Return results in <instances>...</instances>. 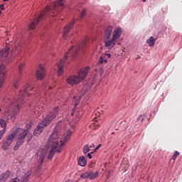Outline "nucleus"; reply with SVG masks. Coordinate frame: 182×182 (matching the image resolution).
Instances as JSON below:
<instances>
[{
    "label": "nucleus",
    "instance_id": "f257e3e1",
    "mask_svg": "<svg viewBox=\"0 0 182 182\" xmlns=\"http://www.w3.org/2000/svg\"><path fill=\"white\" fill-rule=\"evenodd\" d=\"M60 134V132L58 131V128H55L52 134L50 135V138L48 139V144L51 145V149L50 152L48 153V159L52 160L53 159V156H55V153L58 151V153H60L62 151V146L69 139H70V136H72V132L70 130H68L66 133L64 134V135L60 139V136H59ZM58 139H60V144L59 146V141H58ZM59 146V147H58Z\"/></svg>",
    "mask_w": 182,
    "mask_h": 182
},
{
    "label": "nucleus",
    "instance_id": "f03ea898",
    "mask_svg": "<svg viewBox=\"0 0 182 182\" xmlns=\"http://www.w3.org/2000/svg\"><path fill=\"white\" fill-rule=\"evenodd\" d=\"M112 32H113L112 36ZM122 33L123 30L122 29V27H117L114 28L113 31V26H109L105 33V43L106 48H108V49L114 48L116 43H117V41H119Z\"/></svg>",
    "mask_w": 182,
    "mask_h": 182
},
{
    "label": "nucleus",
    "instance_id": "7ed1b4c3",
    "mask_svg": "<svg viewBox=\"0 0 182 182\" xmlns=\"http://www.w3.org/2000/svg\"><path fill=\"white\" fill-rule=\"evenodd\" d=\"M62 1L63 0H59V2L58 3H53L50 7L46 6L44 9V11H41L38 17L36 18L28 26V29L33 30L35 29V27L38 23H39L41 19L43 18V16L46 15L50 11V12H53L55 15H58L61 14L62 9H63V3H62Z\"/></svg>",
    "mask_w": 182,
    "mask_h": 182
},
{
    "label": "nucleus",
    "instance_id": "20e7f679",
    "mask_svg": "<svg viewBox=\"0 0 182 182\" xmlns=\"http://www.w3.org/2000/svg\"><path fill=\"white\" fill-rule=\"evenodd\" d=\"M85 45H86V43L82 42L80 45L75 47L73 46L68 50V52H67L65 57L60 60V63L58 65V76H62V74L63 73V65H65V63H69L68 59H69V58H71V59L75 58L76 55L79 53V50H82V49H83V46H85Z\"/></svg>",
    "mask_w": 182,
    "mask_h": 182
},
{
    "label": "nucleus",
    "instance_id": "39448f33",
    "mask_svg": "<svg viewBox=\"0 0 182 182\" xmlns=\"http://www.w3.org/2000/svg\"><path fill=\"white\" fill-rule=\"evenodd\" d=\"M27 127L28 129L29 127H32V124H27ZM28 129H18L17 130V141L16 143V145L14 146V151H16V150H19V147H21V146L23 144L25 140L27 141V143H29L31 140H32L33 134H31V132H29Z\"/></svg>",
    "mask_w": 182,
    "mask_h": 182
},
{
    "label": "nucleus",
    "instance_id": "423d86ee",
    "mask_svg": "<svg viewBox=\"0 0 182 182\" xmlns=\"http://www.w3.org/2000/svg\"><path fill=\"white\" fill-rule=\"evenodd\" d=\"M9 48L6 47L0 51V87L4 86L5 79H6V70H5V63H8V55Z\"/></svg>",
    "mask_w": 182,
    "mask_h": 182
},
{
    "label": "nucleus",
    "instance_id": "0eeeda50",
    "mask_svg": "<svg viewBox=\"0 0 182 182\" xmlns=\"http://www.w3.org/2000/svg\"><path fill=\"white\" fill-rule=\"evenodd\" d=\"M90 70V67H85V68H82L79 73L78 76L71 75L68 77L66 80L69 85H77V83H80L81 80H85L86 79V76H87V72Z\"/></svg>",
    "mask_w": 182,
    "mask_h": 182
},
{
    "label": "nucleus",
    "instance_id": "6e6552de",
    "mask_svg": "<svg viewBox=\"0 0 182 182\" xmlns=\"http://www.w3.org/2000/svg\"><path fill=\"white\" fill-rule=\"evenodd\" d=\"M59 113V106L54 107L49 113H48L43 119L41 121L40 124L43 126V127H46L52 120H53L56 116H58Z\"/></svg>",
    "mask_w": 182,
    "mask_h": 182
},
{
    "label": "nucleus",
    "instance_id": "1a4fd4ad",
    "mask_svg": "<svg viewBox=\"0 0 182 182\" xmlns=\"http://www.w3.org/2000/svg\"><path fill=\"white\" fill-rule=\"evenodd\" d=\"M33 90V87L31 88L29 87H27L26 88L24 89L23 92L22 91H21L19 93L18 101L16 102L15 100H14L11 105H10V107H14V112H17L18 109H19V102H22L25 96H27L28 92H29V90Z\"/></svg>",
    "mask_w": 182,
    "mask_h": 182
},
{
    "label": "nucleus",
    "instance_id": "9d476101",
    "mask_svg": "<svg viewBox=\"0 0 182 182\" xmlns=\"http://www.w3.org/2000/svg\"><path fill=\"white\" fill-rule=\"evenodd\" d=\"M16 136V132H13L12 134H9L4 140L1 147L5 151L11 147V144H12V141H14V139H15Z\"/></svg>",
    "mask_w": 182,
    "mask_h": 182
},
{
    "label": "nucleus",
    "instance_id": "9b49d317",
    "mask_svg": "<svg viewBox=\"0 0 182 182\" xmlns=\"http://www.w3.org/2000/svg\"><path fill=\"white\" fill-rule=\"evenodd\" d=\"M36 76L39 80H42V79H43V77L46 76V72L45 71V67L43 66V65H40L38 66V69L36 71Z\"/></svg>",
    "mask_w": 182,
    "mask_h": 182
},
{
    "label": "nucleus",
    "instance_id": "f8f14e48",
    "mask_svg": "<svg viewBox=\"0 0 182 182\" xmlns=\"http://www.w3.org/2000/svg\"><path fill=\"white\" fill-rule=\"evenodd\" d=\"M73 25H75V21H72L64 28L63 34L64 39H68V38H69L68 33L72 29V28H73Z\"/></svg>",
    "mask_w": 182,
    "mask_h": 182
},
{
    "label": "nucleus",
    "instance_id": "ddd939ff",
    "mask_svg": "<svg viewBox=\"0 0 182 182\" xmlns=\"http://www.w3.org/2000/svg\"><path fill=\"white\" fill-rule=\"evenodd\" d=\"M77 164L78 166H80L81 167H85L86 164H87V162L86 161V159H85V156H81L77 159Z\"/></svg>",
    "mask_w": 182,
    "mask_h": 182
},
{
    "label": "nucleus",
    "instance_id": "4468645a",
    "mask_svg": "<svg viewBox=\"0 0 182 182\" xmlns=\"http://www.w3.org/2000/svg\"><path fill=\"white\" fill-rule=\"evenodd\" d=\"M9 174H11V172L9 171H6L5 173H2L0 176V182L6 181V180H8L9 177Z\"/></svg>",
    "mask_w": 182,
    "mask_h": 182
},
{
    "label": "nucleus",
    "instance_id": "2eb2a0df",
    "mask_svg": "<svg viewBox=\"0 0 182 182\" xmlns=\"http://www.w3.org/2000/svg\"><path fill=\"white\" fill-rule=\"evenodd\" d=\"M31 174H32V172L28 171L21 178V179H19L18 182H28V181H29V177H31Z\"/></svg>",
    "mask_w": 182,
    "mask_h": 182
},
{
    "label": "nucleus",
    "instance_id": "dca6fc26",
    "mask_svg": "<svg viewBox=\"0 0 182 182\" xmlns=\"http://www.w3.org/2000/svg\"><path fill=\"white\" fill-rule=\"evenodd\" d=\"M89 171V178L90 180H95L99 176V171Z\"/></svg>",
    "mask_w": 182,
    "mask_h": 182
},
{
    "label": "nucleus",
    "instance_id": "f3484780",
    "mask_svg": "<svg viewBox=\"0 0 182 182\" xmlns=\"http://www.w3.org/2000/svg\"><path fill=\"white\" fill-rule=\"evenodd\" d=\"M43 132V127L38 125L33 132L34 136H39Z\"/></svg>",
    "mask_w": 182,
    "mask_h": 182
},
{
    "label": "nucleus",
    "instance_id": "a211bd4d",
    "mask_svg": "<svg viewBox=\"0 0 182 182\" xmlns=\"http://www.w3.org/2000/svg\"><path fill=\"white\" fill-rule=\"evenodd\" d=\"M146 43L149 46L153 47L154 46V43H156V40L153 36H151L149 39L146 40Z\"/></svg>",
    "mask_w": 182,
    "mask_h": 182
},
{
    "label": "nucleus",
    "instance_id": "6ab92c4d",
    "mask_svg": "<svg viewBox=\"0 0 182 182\" xmlns=\"http://www.w3.org/2000/svg\"><path fill=\"white\" fill-rule=\"evenodd\" d=\"M45 157H46V151H43L39 158L38 160V164H42V163L43 162V160H45Z\"/></svg>",
    "mask_w": 182,
    "mask_h": 182
},
{
    "label": "nucleus",
    "instance_id": "aec40b11",
    "mask_svg": "<svg viewBox=\"0 0 182 182\" xmlns=\"http://www.w3.org/2000/svg\"><path fill=\"white\" fill-rule=\"evenodd\" d=\"M90 151V146L89 145H85L83 147V153L84 154H87Z\"/></svg>",
    "mask_w": 182,
    "mask_h": 182
},
{
    "label": "nucleus",
    "instance_id": "412c9836",
    "mask_svg": "<svg viewBox=\"0 0 182 182\" xmlns=\"http://www.w3.org/2000/svg\"><path fill=\"white\" fill-rule=\"evenodd\" d=\"M89 174H90L89 171H87L84 173H82L80 177L81 178H85V179L89 178V176H90Z\"/></svg>",
    "mask_w": 182,
    "mask_h": 182
},
{
    "label": "nucleus",
    "instance_id": "4be33fe9",
    "mask_svg": "<svg viewBox=\"0 0 182 182\" xmlns=\"http://www.w3.org/2000/svg\"><path fill=\"white\" fill-rule=\"evenodd\" d=\"M100 63H107V59L103 55V54L100 56Z\"/></svg>",
    "mask_w": 182,
    "mask_h": 182
},
{
    "label": "nucleus",
    "instance_id": "5701e85b",
    "mask_svg": "<svg viewBox=\"0 0 182 182\" xmlns=\"http://www.w3.org/2000/svg\"><path fill=\"white\" fill-rule=\"evenodd\" d=\"M0 126L3 129H6V122L2 119H0Z\"/></svg>",
    "mask_w": 182,
    "mask_h": 182
},
{
    "label": "nucleus",
    "instance_id": "b1692460",
    "mask_svg": "<svg viewBox=\"0 0 182 182\" xmlns=\"http://www.w3.org/2000/svg\"><path fill=\"white\" fill-rule=\"evenodd\" d=\"M178 156H180V152H178V151H176L172 156V160L176 161V159H177V157H178Z\"/></svg>",
    "mask_w": 182,
    "mask_h": 182
},
{
    "label": "nucleus",
    "instance_id": "393cba45",
    "mask_svg": "<svg viewBox=\"0 0 182 182\" xmlns=\"http://www.w3.org/2000/svg\"><path fill=\"white\" fill-rule=\"evenodd\" d=\"M85 15H86V9H82V11L80 15V19H82V18H85Z\"/></svg>",
    "mask_w": 182,
    "mask_h": 182
},
{
    "label": "nucleus",
    "instance_id": "a878e982",
    "mask_svg": "<svg viewBox=\"0 0 182 182\" xmlns=\"http://www.w3.org/2000/svg\"><path fill=\"white\" fill-rule=\"evenodd\" d=\"M6 132V129H3L0 131V140L2 139L4 134H5V132Z\"/></svg>",
    "mask_w": 182,
    "mask_h": 182
},
{
    "label": "nucleus",
    "instance_id": "bb28decb",
    "mask_svg": "<svg viewBox=\"0 0 182 182\" xmlns=\"http://www.w3.org/2000/svg\"><path fill=\"white\" fill-rule=\"evenodd\" d=\"M23 66H25V64H20V65L18 66V72L20 73H22V68H23Z\"/></svg>",
    "mask_w": 182,
    "mask_h": 182
},
{
    "label": "nucleus",
    "instance_id": "cd10ccee",
    "mask_svg": "<svg viewBox=\"0 0 182 182\" xmlns=\"http://www.w3.org/2000/svg\"><path fill=\"white\" fill-rule=\"evenodd\" d=\"M103 56H105V59L106 58H108V59H110V58H112V55H110V53H105V54H102Z\"/></svg>",
    "mask_w": 182,
    "mask_h": 182
},
{
    "label": "nucleus",
    "instance_id": "c85d7f7f",
    "mask_svg": "<svg viewBox=\"0 0 182 182\" xmlns=\"http://www.w3.org/2000/svg\"><path fill=\"white\" fill-rule=\"evenodd\" d=\"M138 120H140L141 122H143V120H144V117H143L142 115H139L138 117H137Z\"/></svg>",
    "mask_w": 182,
    "mask_h": 182
},
{
    "label": "nucleus",
    "instance_id": "c756f323",
    "mask_svg": "<svg viewBox=\"0 0 182 182\" xmlns=\"http://www.w3.org/2000/svg\"><path fill=\"white\" fill-rule=\"evenodd\" d=\"M102 147V145L99 144L97 147L95 149L94 151H96L97 150H99Z\"/></svg>",
    "mask_w": 182,
    "mask_h": 182
},
{
    "label": "nucleus",
    "instance_id": "7c9ffc66",
    "mask_svg": "<svg viewBox=\"0 0 182 182\" xmlns=\"http://www.w3.org/2000/svg\"><path fill=\"white\" fill-rule=\"evenodd\" d=\"M19 84L18 82H14V89H18Z\"/></svg>",
    "mask_w": 182,
    "mask_h": 182
},
{
    "label": "nucleus",
    "instance_id": "2f4dec72",
    "mask_svg": "<svg viewBox=\"0 0 182 182\" xmlns=\"http://www.w3.org/2000/svg\"><path fill=\"white\" fill-rule=\"evenodd\" d=\"M0 9H1V11H4V9H5V7L4 6V4L0 5Z\"/></svg>",
    "mask_w": 182,
    "mask_h": 182
},
{
    "label": "nucleus",
    "instance_id": "473e14b6",
    "mask_svg": "<svg viewBox=\"0 0 182 182\" xmlns=\"http://www.w3.org/2000/svg\"><path fill=\"white\" fill-rule=\"evenodd\" d=\"M92 154H93V152L89 153V154H87V157H88L89 159H92Z\"/></svg>",
    "mask_w": 182,
    "mask_h": 182
},
{
    "label": "nucleus",
    "instance_id": "72a5a7b5",
    "mask_svg": "<svg viewBox=\"0 0 182 182\" xmlns=\"http://www.w3.org/2000/svg\"><path fill=\"white\" fill-rule=\"evenodd\" d=\"M90 149H92L93 147H95V144H91V145H89Z\"/></svg>",
    "mask_w": 182,
    "mask_h": 182
},
{
    "label": "nucleus",
    "instance_id": "f704fd0d",
    "mask_svg": "<svg viewBox=\"0 0 182 182\" xmlns=\"http://www.w3.org/2000/svg\"><path fill=\"white\" fill-rule=\"evenodd\" d=\"M79 103V101H77L76 103H75V106H77V105Z\"/></svg>",
    "mask_w": 182,
    "mask_h": 182
},
{
    "label": "nucleus",
    "instance_id": "c9c22d12",
    "mask_svg": "<svg viewBox=\"0 0 182 182\" xmlns=\"http://www.w3.org/2000/svg\"><path fill=\"white\" fill-rule=\"evenodd\" d=\"M142 1V2H146V1H147V0H141Z\"/></svg>",
    "mask_w": 182,
    "mask_h": 182
},
{
    "label": "nucleus",
    "instance_id": "e433bc0d",
    "mask_svg": "<svg viewBox=\"0 0 182 182\" xmlns=\"http://www.w3.org/2000/svg\"><path fill=\"white\" fill-rule=\"evenodd\" d=\"M4 1V2H6V1H8V0H3Z\"/></svg>",
    "mask_w": 182,
    "mask_h": 182
},
{
    "label": "nucleus",
    "instance_id": "4c0bfd02",
    "mask_svg": "<svg viewBox=\"0 0 182 182\" xmlns=\"http://www.w3.org/2000/svg\"><path fill=\"white\" fill-rule=\"evenodd\" d=\"M65 182H72V181H66Z\"/></svg>",
    "mask_w": 182,
    "mask_h": 182
},
{
    "label": "nucleus",
    "instance_id": "58836bf2",
    "mask_svg": "<svg viewBox=\"0 0 182 182\" xmlns=\"http://www.w3.org/2000/svg\"><path fill=\"white\" fill-rule=\"evenodd\" d=\"M73 99H76V97H73Z\"/></svg>",
    "mask_w": 182,
    "mask_h": 182
},
{
    "label": "nucleus",
    "instance_id": "ea45409f",
    "mask_svg": "<svg viewBox=\"0 0 182 182\" xmlns=\"http://www.w3.org/2000/svg\"><path fill=\"white\" fill-rule=\"evenodd\" d=\"M12 117H14V115H12V116H11V118H12Z\"/></svg>",
    "mask_w": 182,
    "mask_h": 182
},
{
    "label": "nucleus",
    "instance_id": "a19ab883",
    "mask_svg": "<svg viewBox=\"0 0 182 182\" xmlns=\"http://www.w3.org/2000/svg\"><path fill=\"white\" fill-rule=\"evenodd\" d=\"M112 134H114V132H112Z\"/></svg>",
    "mask_w": 182,
    "mask_h": 182
},
{
    "label": "nucleus",
    "instance_id": "79ce46f5",
    "mask_svg": "<svg viewBox=\"0 0 182 182\" xmlns=\"http://www.w3.org/2000/svg\"><path fill=\"white\" fill-rule=\"evenodd\" d=\"M0 14H2V11H0Z\"/></svg>",
    "mask_w": 182,
    "mask_h": 182
},
{
    "label": "nucleus",
    "instance_id": "37998d69",
    "mask_svg": "<svg viewBox=\"0 0 182 182\" xmlns=\"http://www.w3.org/2000/svg\"><path fill=\"white\" fill-rule=\"evenodd\" d=\"M49 89H52V87H50Z\"/></svg>",
    "mask_w": 182,
    "mask_h": 182
},
{
    "label": "nucleus",
    "instance_id": "c03bdc74",
    "mask_svg": "<svg viewBox=\"0 0 182 182\" xmlns=\"http://www.w3.org/2000/svg\"><path fill=\"white\" fill-rule=\"evenodd\" d=\"M0 112H1V108H0Z\"/></svg>",
    "mask_w": 182,
    "mask_h": 182
}]
</instances>
